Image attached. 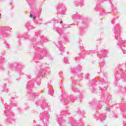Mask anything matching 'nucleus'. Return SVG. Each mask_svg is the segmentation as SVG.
<instances>
[{"instance_id":"1","label":"nucleus","mask_w":126,"mask_h":126,"mask_svg":"<svg viewBox=\"0 0 126 126\" xmlns=\"http://www.w3.org/2000/svg\"><path fill=\"white\" fill-rule=\"evenodd\" d=\"M121 29L120 28V25H117L114 28V33L115 34V39L118 41V44L120 46L125 45V41H122L121 40V34L120 33Z\"/></svg>"},{"instance_id":"2","label":"nucleus","mask_w":126,"mask_h":126,"mask_svg":"<svg viewBox=\"0 0 126 126\" xmlns=\"http://www.w3.org/2000/svg\"><path fill=\"white\" fill-rule=\"evenodd\" d=\"M122 113H123V126H126V108H122L121 110Z\"/></svg>"},{"instance_id":"3","label":"nucleus","mask_w":126,"mask_h":126,"mask_svg":"<svg viewBox=\"0 0 126 126\" xmlns=\"http://www.w3.org/2000/svg\"><path fill=\"white\" fill-rule=\"evenodd\" d=\"M5 115L7 117H10V115H11V111L10 110V108H8V107L6 108Z\"/></svg>"},{"instance_id":"4","label":"nucleus","mask_w":126,"mask_h":126,"mask_svg":"<svg viewBox=\"0 0 126 126\" xmlns=\"http://www.w3.org/2000/svg\"><path fill=\"white\" fill-rule=\"evenodd\" d=\"M72 18L73 19H80L81 18V16H80L78 13H76V14H74L72 16Z\"/></svg>"},{"instance_id":"5","label":"nucleus","mask_w":126,"mask_h":126,"mask_svg":"<svg viewBox=\"0 0 126 126\" xmlns=\"http://www.w3.org/2000/svg\"><path fill=\"white\" fill-rule=\"evenodd\" d=\"M34 86L33 83H31V82H29L28 84L27 89L30 91L32 90V87Z\"/></svg>"},{"instance_id":"6","label":"nucleus","mask_w":126,"mask_h":126,"mask_svg":"<svg viewBox=\"0 0 126 126\" xmlns=\"http://www.w3.org/2000/svg\"><path fill=\"white\" fill-rule=\"evenodd\" d=\"M54 30H55L56 31H57L58 33H59L60 35L63 34V30L59 28V27H56L55 28L53 29Z\"/></svg>"},{"instance_id":"7","label":"nucleus","mask_w":126,"mask_h":126,"mask_svg":"<svg viewBox=\"0 0 126 126\" xmlns=\"http://www.w3.org/2000/svg\"><path fill=\"white\" fill-rule=\"evenodd\" d=\"M59 45H60V51L63 53L64 52V47L62 45V42H59Z\"/></svg>"},{"instance_id":"8","label":"nucleus","mask_w":126,"mask_h":126,"mask_svg":"<svg viewBox=\"0 0 126 126\" xmlns=\"http://www.w3.org/2000/svg\"><path fill=\"white\" fill-rule=\"evenodd\" d=\"M121 77H122V76H121V75L119 74H116L115 76V78L117 81L119 80V79H121Z\"/></svg>"},{"instance_id":"9","label":"nucleus","mask_w":126,"mask_h":126,"mask_svg":"<svg viewBox=\"0 0 126 126\" xmlns=\"http://www.w3.org/2000/svg\"><path fill=\"white\" fill-rule=\"evenodd\" d=\"M71 126H76V123L74 119H72L71 121Z\"/></svg>"},{"instance_id":"10","label":"nucleus","mask_w":126,"mask_h":126,"mask_svg":"<svg viewBox=\"0 0 126 126\" xmlns=\"http://www.w3.org/2000/svg\"><path fill=\"white\" fill-rule=\"evenodd\" d=\"M49 95L53 96V95H54V91L51 90V89H49Z\"/></svg>"},{"instance_id":"11","label":"nucleus","mask_w":126,"mask_h":126,"mask_svg":"<svg viewBox=\"0 0 126 126\" xmlns=\"http://www.w3.org/2000/svg\"><path fill=\"white\" fill-rule=\"evenodd\" d=\"M77 69L78 70H81L82 69V67H81V66H80L79 65H78L77 66Z\"/></svg>"},{"instance_id":"12","label":"nucleus","mask_w":126,"mask_h":126,"mask_svg":"<svg viewBox=\"0 0 126 126\" xmlns=\"http://www.w3.org/2000/svg\"><path fill=\"white\" fill-rule=\"evenodd\" d=\"M37 59H39V60H41V59H42V55L38 54L37 56H36Z\"/></svg>"},{"instance_id":"13","label":"nucleus","mask_w":126,"mask_h":126,"mask_svg":"<svg viewBox=\"0 0 126 126\" xmlns=\"http://www.w3.org/2000/svg\"><path fill=\"white\" fill-rule=\"evenodd\" d=\"M102 53L103 56H106V53H107V51L106 50H102Z\"/></svg>"},{"instance_id":"14","label":"nucleus","mask_w":126,"mask_h":126,"mask_svg":"<svg viewBox=\"0 0 126 126\" xmlns=\"http://www.w3.org/2000/svg\"><path fill=\"white\" fill-rule=\"evenodd\" d=\"M3 92H7V88H6L5 86L4 87Z\"/></svg>"},{"instance_id":"15","label":"nucleus","mask_w":126,"mask_h":126,"mask_svg":"<svg viewBox=\"0 0 126 126\" xmlns=\"http://www.w3.org/2000/svg\"><path fill=\"white\" fill-rule=\"evenodd\" d=\"M68 62V60H67V58H64V62L65 63H67Z\"/></svg>"},{"instance_id":"16","label":"nucleus","mask_w":126,"mask_h":126,"mask_svg":"<svg viewBox=\"0 0 126 126\" xmlns=\"http://www.w3.org/2000/svg\"><path fill=\"white\" fill-rule=\"evenodd\" d=\"M73 91H74V92H77L78 90L76 88H73Z\"/></svg>"},{"instance_id":"17","label":"nucleus","mask_w":126,"mask_h":126,"mask_svg":"<svg viewBox=\"0 0 126 126\" xmlns=\"http://www.w3.org/2000/svg\"><path fill=\"white\" fill-rule=\"evenodd\" d=\"M44 116H45V115H44L43 114H41L40 115V116H39L40 119H41V120H43V119H42V117H44Z\"/></svg>"},{"instance_id":"18","label":"nucleus","mask_w":126,"mask_h":126,"mask_svg":"<svg viewBox=\"0 0 126 126\" xmlns=\"http://www.w3.org/2000/svg\"><path fill=\"white\" fill-rule=\"evenodd\" d=\"M61 13H62V14H65V11H63V10H62L61 11Z\"/></svg>"},{"instance_id":"19","label":"nucleus","mask_w":126,"mask_h":126,"mask_svg":"<svg viewBox=\"0 0 126 126\" xmlns=\"http://www.w3.org/2000/svg\"><path fill=\"white\" fill-rule=\"evenodd\" d=\"M64 102L65 104H67V103H68V101L67 100V99H65L64 100Z\"/></svg>"},{"instance_id":"20","label":"nucleus","mask_w":126,"mask_h":126,"mask_svg":"<svg viewBox=\"0 0 126 126\" xmlns=\"http://www.w3.org/2000/svg\"><path fill=\"white\" fill-rule=\"evenodd\" d=\"M62 120H63V118L62 117H61L60 118H58V121L59 122H61V121H62Z\"/></svg>"},{"instance_id":"21","label":"nucleus","mask_w":126,"mask_h":126,"mask_svg":"<svg viewBox=\"0 0 126 126\" xmlns=\"http://www.w3.org/2000/svg\"><path fill=\"white\" fill-rule=\"evenodd\" d=\"M100 119H101V120H105V117H104V116H101L100 117Z\"/></svg>"},{"instance_id":"22","label":"nucleus","mask_w":126,"mask_h":126,"mask_svg":"<svg viewBox=\"0 0 126 126\" xmlns=\"http://www.w3.org/2000/svg\"><path fill=\"white\" fill-rule=\"evenodd\" d=\"M74 69L73 68H71V72H74Z\"/></svg>"},{"instance_id":"23","label":"nucleus","mask_w":126,"mask_h":126,"mask_svg":"<svg viewBox=\"0 0 126 126\" xmlns=\"http://www.w3.org/2000/svg\"><path fill=\"white\" fill-rule=\"evenodd\" d=\"M0 60L1 61L2 60H3V56H0Z\"/></svg>"},{"instance_id":"24","label":"nucleus","mask_w":126,"mask_h":126,"mask_svg":"<svg viewBox=\"0 0 126 126\" xmlns=\"http://www.w3.org/2000/svg\"><path fill=\"white\" fill-rule=\"evenodd\" d=\"M122 51H123V54H126V50L123 49Z\"/></svg>"},{"instance_id":"25","label":"nucleus","mask_w":126,"mask_h":126,"mask_svg":"<svg viewBox=\"0 0 126 126\" xmlns=\"http://www.w3.org/2000/svg\"><path fill=\"white\" fill-rule=\"evenodd\" d=\"M33 20H35V19H36V16H33Z\"/></svg>"},{"instance_id":"26","label":"nucleus","mask_w":126,"mask_h":126,"mask_svg":"<svg viewBox=\"0 0 126 126\" xmlns=\"http://www.w3.org/2000/svg\"><path fill=\"white\" fill-rule=\"evenodd\" d=\"M79 60V58L77 57L75 58V61H78Z\"/></svg>"},{"instance_id":"27","label":"nucleus","mask_w":126,"mask_h":126,"mask_svg":"<svg viewBox=\"0 0 126 126\" xmlns=\"http://www.w3.org/2000/svg\"><path fill=\"white\" fill-rule=\"evenodd\" d=\"M70 98L74 99H75V97H73V96H71Z\"/></svg>"},{"instance_id":"28","label":"nucleus","mask_w":126,"mask_h":126,"mask_svg":"<svg viewBox=\"0 0 126 126\" xmlns=\"http://www.w3.org/2000/svg\"><path fill=\"white\" fill-rule=\"evenodd\" d=\"M106 111H107L108 112H109V111H110V109H109V108H106Z\"/></svg>"},{"instance_id":"29","label":"nucleus","mask_w":126,"mask_h":126,"mask_svg":"<svg viewBox=\"0 0 126 126\" xmlns=\"http://www.w3.org/2000/svg\"><path fill=\"white\" fill-rule=\"evenodd\" d=\"M101 63V65H104V64H105V63L104 62H102Z\"/></svg>"},{"instance_id":"30","label":"nucleus","mask_w":126,"mask_h":126,"mask_svg":"<svg viewBox=\"0 0 126 126\" xmlns=\"http://www.w3.org/2000/svg\"><path fill=\"white\" fill-rule=\"evenodd\" d=\"M30 17H31V18L33 17V15L32 14H31L30 15Z\"/></svg>"},{"instance_id":"31","label":"nucleus","mask_w":126,"mask_h":126,"mask_svg":"<svg viewBox=\"0 0 126 126\" xmlns=\"http://www.w3.org/2000/svg\"><path fill=\"white\" fill-rule=\"evenodd\" d=\"M14 65L12 64L11 65V66H10L11 68H12V67L14 66Z\"/></svg>"},{"instance_id":"32","label":"nucleus","mask_w":126,"mask_h":126,"mask_svg":"<svg viewBox=\"0 0 126 126\" xmlns=\"http://www.w3.org/2000/svg\"><path fill=\"white\" fill-rule=\"evenodd\" d=\"M21 72H22L21 70H20L19 71V73H21Z\"/></svg>"},{"instance_id":"33","label":"nucleus","mask_w":126,"mask_h":126,"mask_svg":"<svg viewBox=\"0 0 126 126\" xmlns=\"http://www.w3.org/2000/svg\"><path fill=\"white\" fill-rule=\"evenodd\" d=\"M63 23V21H60V24H62Z\"/></svg>"},{"instance_id":"34","label":"nucleus","mask_w":126,"mask_h":126,"mask_svg":"<svg viewBox=\"0 0 126 126\" xmlns=\"http://www.w3.org/2000/svg\"><path fill=\"white\" fill-rule=\"evenodd\" d=\"M112 23L114 24V20H112Z\"/></svg>"},{"instance_id":"35","label":"nucleus","mask_w":126,"mask_h":126,"mask_svg":"<svg viewBox=\"0 0 126 126\" xmlns=\"http://www.w3.org/2000/svg\"><path fill=\"white\" fill-rule=\"evenodd\" d=\"M78 5H80V3H79Z\"/></svg>"},{"instance_id":"36","label":"nucleus","mask_w":126,"mask_h":126,"mask_svg":"<svg viewBox=\"0 0 126 126\" xmlns=\"http://www.w3.org/2000/svg\"><path fill=\"white\" fill-rule=\"evenodd\" d=\"M102 58H105V56H103L102 57Z\"/></svg>"},{"instance_id":"37","label":"nucleus","mask_w":126,"mask_h":126,"mask_svg":"<svg viewBox=\"0 0 126 126\" xmlns=\"http://www.w3.org/2000/svg\"><path fill=\"white\" fill-rule=\"evenodd\" d=\"M40 83H39L38 84V85H40Z\"/></svg>"},{"instance_id":"38","label":"nucleus","mask_w":126,"mask_h":126,"mask_svg":"<svg viewBox=\"0 0 126 126\" xmlns=\"http://www.w3.org/2000/svg\"><path fill=\"white\" fill-rule=\"evenodd\" d=\"M0 15H1V14L0 13Z\"/></svg>"},{"instance_id":"39","label":"nucleus","mask_w":126,"mask_h":126,"mask_svg":"<svg viewBox=\"0 0 126 126\" xmlns=\"http://www.w3.org/2000/svg\"><path fill=\"white\" fill-rule=\"evenodd\" d=\"M66 42H68V41H67V40H66Z\"/></svg>"},{"instance_id":"40","label":"nucleus","mask_w":126,"mask_h":126,"mask_svg":"<svg viewBox=\"0 0 126 126\" xmlns=\"http://www.w3.org/2000/svg\"><path fill=\"white\" fill-rule=\"evenodd\" d=\"M101 57H102V56H103V54H101Z\"/></svg>"},{"instance_id":"41","label":"nucleus","mask_w":126,"mask_h":126,"mask_svg":"<svg viewBox=\"0 0 126 126\" xmlns=\"http://www.w3.org/2000/svg\"><path fill=\"white\" fill-rule=\"evenodd\" d=\"M64 39H66V38H65V37H64Z\"/></svg>"},{"instance_id":"42","label":"nucleus","mask_w":126,"mask_h":126,"mask_svg":"<svg viewBox=\"0 0 126 126\" xmlns=\"http://www.w3.org/2000/svg\"><path fill=\"white\" fill-rule=\"evenodd\" d=\"M41 73H42V74H43V72H41Z\"/></svg>"}]
</instances>
